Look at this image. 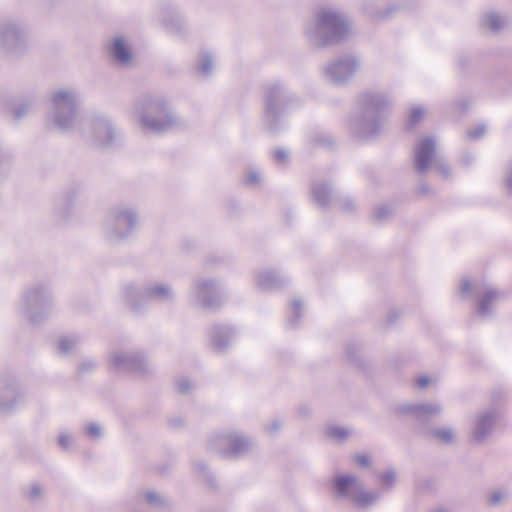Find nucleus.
<instances>
[{
	"instance_id": "nucleus-1",
	"label": "nucleus",
	"mask_w": 512,
	"mask_h": 512,
	"mask_svg": "<svg viewBox=\"0 0 512 512\" xmlns=\"http://www.w3.org/2000/svg\"><path fill=\"white\" fill-rule=\"evenodd\" d=\"M132 115L143 131L153 134H165L183 125L169 99L161 94L139 98L134 103Z\"/></svg>"
},
{
	"instance_id": "nucleus-2",
	"label": "nucleus",
	"mask_w": 512,
	"mask_h": 512,
	"mask_svg": "<svg viewBox=\"0 0 512 512\" xmlns=\"http://www.w3.org/2000/svg\"><path fill=\"white\" fill-rule=\"evenodd\" d=\"M359 106L360 111L350 119L349 129L356 139L363 141L381 131L390 103L383 94L366 92L360 96Z\"/></svg>"
},
{
	"instance_id": "nucleus-3",
	"label": "nucleus",
	"mask_w": 512,
	"mask_h": 512,
	"mask_svg": "<svg viewBox=\"0 0 512 512\" xmlns=\"http://www.w3.org/2000/svg\"><path fill=\"white\" fill-rule=\"evenodd\" d=\"M83 95L75 86H63L50 93L46 112L47 125L60 132L72 131L79 121V109Z\"/></svg>"
},
{
	"instance_id": "nucleus-4",
	"label": "nucleus",
	"mask_w": 512,
	"mask_h": 512,
	"mask_svg": "<svg viewBox=\"0 0 512 512\" xmlns=\"http://www.w3.org/2000/svg\"><path fill=\"white\" fill-rule=\"evenodd\" d=\"M295 96L281 81L274 80L264 86L263 125L270 133L282 130L284 117L288 113Z\"/></svg>"
},
{
	"instance_id": "nucleus-5",
	"label": "nucleus",
	"mask_w": 512,
	"mask_h": 512,
	"mask_svg": "<svg viewBox=\"0 0 512 512\" xmlns=\"http://www.w3.org/2000/svg\"><path fill=\"white\" fill-rule=\"evenodd\" d=\"M140 217L135 206L120 203L112 207L104 217L102 234L109 244H118L129 239L139 228Z\"/></svg>"
},
{
	"instance_id": "nucleus-6",
	"label": "nucleus",
	"mask_w": 512,
	"mask_h": 512,
	"mask_svg": "<svg viewBox=\"0 0 512 512\" xmlns=\"http://www.w3.org/2000/svg\"><path fill=\"white\" fill-rule=\"evenodd\" d=\"M187 300L191 306L201 310L220 308L225 302L220 280L211 276H196L188 289Z\"/></svg>"
},
{
	"instance_id": "nucleus-7",
	"label": "nucleus",
	"mask_w": 512,
	"mask_h": 512,
	"mask_svg": "<svg viewBox=\"0 0 512 512\" xmlns=\"http://www.w3.org/2000/svg\"><path fill=\"white\" fill-rule=\"evenodd\" d=\"M83 135L86 141L98 148H112L123 142V132L104 113H96L89 120Z\"/></svg>"
},
{
	"instance_id": "nucleus-8",
	"label": "nucleus",
	"mask_w": 512,
	"mask_h": 512,
	"mask_svg": "<svg viewBox=\"0 0 512 512\" xmlns=\"http://www.w3.org/2000/svg\"><path fill=\"white\" fill-rule=\"evenodd\" d=\"M208 447L224 457H232L253 452L257 448V443L243 433L225 431L211 435Z\"/></svg>"
},
{
	"instance_id": "nucleus-9",
	"label": "nucleus",
	"mask_w": 512,
	"mask_h": 512,
	"mask_svg": "<svg viewBox=\"0 0 512 512\" xmlns=\"http://www.w3.org/2000/svg\"><path fill=\"white\" fill-rule=\"evenodd\" d=\"M53 305V296L45 285H35L26 290L19 303V312L32 323H38Z\"/></svg>"
},
{
	"instance_id": "nucleus-10",
	"label": "nucleus",
	"mask_w": 512,
	"mask_h": 512,
	"mask_svg": "<svg viewBox=\"0 0 512 512\" xmlns=\"http://www.w3.org/2000/svg\"><path fill=\"white\" fill-rule=\"evenodd\" d=\"M123 297L132 308L136 309L138 302L142 299L171 302L175 299V292L172 286L166 282L151 281L141 286L126 285L123 288Z\"/></svg>"
},
{
	"instance_id": "nucleus-11",
	"label": "nucleus",
	"mask_w": 512,
	"mask_h": 512,
	"mask_svg": "<svg viewBox=\"0 0 512 512\" xmlns=\"http://www.w3.org/2000/svg\"><path fill=\"white\" fill-rule=\"evenodd\" d=\"M110 369L121 373L148 374L153 365L140 350L114 349L108 355Z\"/></svg>"
},
{
	"instance_id": "nucleus-12",
	"label": "nucleus",
	"mask_w": 512,
	"mask_h": 512,
	"mask_svg": "<svg viewBox=\"0 0 512 512\" xmlns=\"http://www.w3.org/2000/svg\"><path fill=\"white\" fill-rule=\"evenodd\" d=\"M415 168L423 174L434 166L444 177L450 176L448 165L441 159L436 157V142L432 137H425L415 146Z\"/></svg>"
},
{
	"instance_id": "nucleus-13",
	"label": "nucleus",
	"mask_w": 512,
	"mask_h": 512,
	"mask_svg": "<svg viewBox=\"0 0 512 512\" xmlns=\"http://www.w3.org/2000/svg\"><path fill=\"white\" fill-rule=\"evenodd\" d=\"M351 23L348 18L332 9L322 8V46L337 43L346 38Z\"/></svg>"
},
{
	"instance_id": "nucleus-14",
	"label": "nucleus",
	"mask_w": 512,
	"mask_h": 512,
	"mask_svg": "<svg viewBox=\"0 0 512 512\" xmlns=\"http://www.w3.org/2000/svg\"><path fill=\"white\" fill-rule=\"evenodd\" d=\"M335 488L340 496L349 498L359 508H367L379 498L378 494L364 491L362 484L353 475L336 477Z\"/></svg>"
},
{
	"instance_id": "nucleus-15",
	"label": "nucleus",
	"mask_w": 512,
	"mask_h": 512,
	"mask_svg": "<svg viewBox=\"0 0 512 512\" xmlns=\"http://www.w3.org/2000/svg\"><path fill=\"white\" fill-rule=\"evenodd\" d=\"M26 44V33L22 25L16 22H6L0 26V53L17 54Z\"/></svg>"
},
{
	"instance_id": "nucleus-16",
	"label": "nucleus",
	"mask_w": 512,
	"mask_h": 512,
	"mask_svg": "<svg viewBox=\"0 0 512 512\" xmlns=\"http://www.w3.org/2000/svg\"><path fill=\"white\" fill-rule=\"evenodd\" d=\"M472 289L479 295H481V299L479 300L477 307V314L481 317H487L492 314V308L494 304L500 299V293L490 287L485 283H476L472 287L469 280L464 279L461 283L460 292L463 295L469 294Z\"/></svg>"
},
{
	"instance_id": "nucleus-17",
	"label": "nucleus",
	"mask_w": 512,
	"mask_h": 512,
	"mask_svg": "<svg viewBox=\"0 0 512 512\" xmlns=\"http://www.w3.org/2000/svg\"><path fill=\"white\" fill-rule=\"evenodd\" d=\"M359 67V60L352 55H347L333 61L326 67L325 72L333 83L341 84L350 79Z\"/></svg>"
},
{
	"instance_id": "nucleus-18",
	"label": "nucleus",
	"mask_w": 512,
	"mask_h": 512,
	"mask_svg": "<svg viewBox=\"0 0 512 512\" xmlns=\"http://www.w3.org/2000/svg\"><path fill=\"white\" fill-rule=\"evenodd\" d=\"M254 281L259 290L271 292L287 286L291 278L287 273L275 268H263L255 273Z\"/></svg>"
},
{
	"instance_id": "nucleus-19",
	"label": "nucleus",
	"mask_w": 512,
	"mask_h": 512,
	"mask_svg": "<svg viewBox=\"0 0 512 512\" xmlns=\"http://www.w3.org/2000/svg\"><path fill=\"white\" fill-rule=\"evenodd\" d=\"M237 337L235 328L226 324L213 325L208 333L207 340L209 346L218 352L228 349Z\"/></svg>"
},
{
	"instance_id": "nucleus-20",
	"label": "nucleus",
	"mask_w": 512,
	"mask_h": 512,
	"mask_svg": "<svg viewBox=\"0 0 512 512\" xmlns=\"http://www.w3.org/2000/svg\"><path fill=\"white\" fill-rule=\"evenodd\" d=\"M110 58L119 66H128L133 60L132 45L129 38L123 35L114 36L107 46Z\"/></svg>"
},
{
	"instance_id": "nucleus-21",
	"label": "nucleus",
	"mask_w": 512,
	"mask_h": 512,
	"mask_svg": "<svg viewBox=\"0 0 512 512\" xmlns=\"http://www.w3.org/2000/svg\"><path fill=\"white\" fill-rule=\"evenodd\" d=\"M396 411L399 414L410 415L418 422H426L438 416L442 408L437 403L402 404Z\"/></svg>"
},
{
	"instance_id": "nucleus-22",
	"label": "nucleus",
	"mask_w": 512,
	"mask_h": 512,
	"mask_svg": "<svg viewBox=\"0 0 512 512\" xmlns=\"http://www.w3.org/2000/svg\"><path fill=\"white\" fill-rule=\"evenodd\" d=\"M161 21L165 29L173 35L182 37L188 32V25L184 16L174 8L166 10Z\"/></svg>"
},
{
	"instance_id": "nucleus-23",
	"label": "nucleus",
	"mask_w": 512,
	"mask_h": 512,
	"mask_svg": "<svg viewBox=\"0 0 512 512\" xmlns=\"http://www.w3.org/2000/svg\"><path fill=\"white\" fill-rule=\"evenodd\" d=\"M496 416L494 411H485L477 416L472 432L473 439L476 442H482L490 435L496 421Z\"/></svg>"
},
{
	"instance_id": "nucleus-24",
	"label": "nucleus",
	"mask_w": 512,
	"mask_h": 512,
	"mask_svg": "<svg viewBox=\"0 0 512 512\" xmlns=\"http://www.w3.org/2000/svg\"><path fill=\"white\" fill-rule=\"evenodd\" d=\"M304 36L309 44L320 47V11L314 8L304 21Z\"/></svg>"
},
{
	"instance_id": "nucleus-25",
	"label": "nucleus",
	"mask_w": 512,
	"mask_h": 512,
	"mask_svg": "<svg viewBox=\"0 0 512 512\" xmlns=\"http://www.w3.org/2000/svg\"><path fill=\"white\" fill-rule=\"evenodd\" d=\"M362 13L372 22L379 23L388 20L396 11L394 6L378 8V0H363Z\"/></svg>"
},
{
	"instance_id": "nucleus-26",
	"label": "nucleus",
	"mask_w": 512,
	"mask_h": 512,
	"mask_svg": "<svg viewBox=\"0 0 512 512\" xmlns=\"http://www.w3.org/2000/svg\"><path fill=\"white\" fill-rule=\"evenodd\" d=\"M307 310L304 299L300 296L293 297L288 306L287 325L292 328H298L301 325Z\"/></svg>"
},
{
	"instance_id": "nucleus-27",
	"label": "nucleus",
	"mask_w": 512,
	"mask_h": 512,
	"mask_svg": "<svg viewBox=\"0 0 512 512\" xmlns=\"http://www.w3.org/2000/svg\"><path fill=\"white\" fill-rule=\"evenodd\" d=\"M215 64L214 54L211 51L203 50L197 56L195 71L202 77H208L214 71Z\"/></svg>"
},
{
	"instance_id": "nucleus-28",
	"label": "nucleus",
	"mask_w": 512,
	"mask_h": 512,
	"mask_svg": "<svg viewBox=\"0 0 512 512\" xmlns=\"http://www.w3.org/2000/svg\"><path fill=\"white\" fill-rule=\"evenodd\" d=\"M425 436L441 444H451L454 441V431L450 427L432 428L424 432Z\"/></svg>"
},
{
	"instance_id": "nucleus-29",
	"label": "nucleus",
	"mask_w": 512,
	"mask_h": 512,
	"mask_svg": "<svg viewBox=\"0 0 512 512\" xmlns=\"http://www.w3.org/2000/svg\"><path fill=\"white\" fill-rule=\"evenodd\" d=\"M80 339L76 335L61 336L58 340L57 352L62 356L75 353L78 349Z\"/></svg>"
},
{
	"instance_id": "nucleus-30",
	"label": "nucleus",
	"mask_w": 512,
	"mask_h": 512,
	"mask_svg": "<svg viewBox=\"0 0 512 512\" xmlns=\"http://www.w3.org/2000/svg\"><path fill=\"white\" fill-rule=\"evenodd\" d=\"M320 146V135L318 131L313 130L308 132L304 138L303 153L309 157L314 155Z\"/></svg>"
},
{
	"instance_id": "nucleus-31",
	"label": "nucleus",
	"mask_w": 512,
	"mask_h": 512,
	"mask_svg": "<svg viewBox=\"0 0 512 512\" xmlns=\"http://www.w3.org/2000/svg\"><path fill=\"white\" fill-rule=\"evenodd\" d=\"M481 23L484 27L489 28L493 32H497L505 26L506 21L497 13L490 12V13H487L482 18Z\"/></svg>"
},
{
	"instance_id": "nucleus-32",
	"label": "nucleus",
	"mask_w": 512,
	"mask_h": 512,
	"mask_svg": "<svg viewBox=\"0 0 512 512\" xmlns=\"http://www.w3.org/2000/svg\"><path fill=\"white\" fill-rule=\"evenodd\" d=\"M326 435L333 440L342 442L350 436V431L341 426H329L326 429Z\"/></svg>"
},
{
	"instance_id": "nucleus-33",
	"label": "nucleus",
	"mask_w": 512,
	"mask_h": 512,
	"mask_svg": "<svg viewBox=\"0 0 512 512\" xmlns=\"http://www.w3.org/2000/svg\"><path fill=\"white\" fill-rule=\"evenodd\" d=\"M263 179H264V177H263L262 172L260 170H258L257 168L248 169L244 176L245 184H247L251 187H256V186L261 185Z\"/></svg>"
},
{
	"instance_id": "nucleus-34",
	"label": "nucleus",
	"mask_w": 512,
	"mask_h": 512,
	"mask_svg": "<svg viewBox=\"0 0 512 512\" xmlns=\"http://www.w3.org/2000/svg\"><path fill=\"white\" fill-rule=\"evenodd\" d=\"M84 434L92 440H98L103 435V427L97 422H89L83 427Z\"/></svg>"
},
{
	"instance_id": "nucleus-35",
	"label": "nucleus",
	"mask_w": 512,
	"mask_h": 512,
	"mask_svg": "<svg viewBox=\"0 0 512 512\" xmlns=\"http://www.w3.org/2000/svg\"><path fill=\"white\" fill-rule=\"evenodd\" d=\"M273 160L278 165H287L290 162V151L283 147H276L271 151Z\"/></svg>"
},
{
	"instance_id": "nucleus-36",
	"label": "nucleus",
	"mask_w": 512,
	"mask_h": 512,
	"mask_svg": "<svg viewBox=\"0 0 512 512\" xmlns=\"http://www.w3.org/2000/svg\"><path fill=\"white\" fill-rule=\"evenodd\" d=\"M175 388L180 394H189L194 389V383L189 378L181 376L175 381Z\"/></svg>"
},
{
	"instance_id": "nucleus-37",
	"label": "nucleus",
	"mask_w": 512,
	"mask_h": 512,
	"mask_svg": "<svg viewBox=\"0 0 512 512\" xmlns=\"http://www.w3.org/2000/svg\"><path fill=\"white\" fill-rule=\"evenodd\" d=\"M145 501L154 507H160L165 504V499L157 492L148 490L144 494Z\"/></svg>"
},
{
	"instance_id": "nucleus-38",
	"label": "nucleus",
	"mask_w": 512,
	"mask_h": 512,
	"mask_svg": "<svg viewBox=\"0 0 512 512\" xmlns=\"http://www.w3.org/2000/svg\"><path fill=\"white\" fill-rule=\"evenodd\" d=\"M58 444L62 449L68 450L73 446L74 438L69 432L62 431L58 435Z\"/></svg>"
},
{
	"instance_id": "nucleus-39",
	"label": "nucleus",
	"mask_w": 512,
	"mask_h": 512,
	"mask_svg": "<svg viewBox=\"0 0 512 512\" xmlns=\"http://www.w3.org/2000/svg\"><path fill=\"white\" fill-rule=\"evenodd\" d=\"M32 109V104L30 102L20 103L13 109V115L15 119H20L28 114Z\"/></svg>"
},
{
	"instance_id": "nucleus-40",
	"label": "nucleus",
	"mask_w": 512,
	"mask_h": 512,
	"mask_svg": "<svg viewBox=\"0 0 512 512\" xmlns=\"http://www.w3.org/2000/svg\"><path fill=\"white\" fill-rule=\"evenodd\" d=\"M43 493V488L39 484H32L26 492L28 499L31 501L40 499Z\"/></svg>"
},
{
	"instance_id": "nucleus-41",
	"label": "nucleus",
	"mask_w": 512,
	"mask_h": 512,
	"mask_svg": "<svg viewBox=\"0 0 512 512\" xmlns=\"http://www.w3.org/2000/svg\"><path fill=\"white\" fill-rule=\"evenodd\" d=\"M424 113L425 111L422 107L413 108L408 121L409 127L413 128L424 116Z\"/></svg>"
},
{
	"instance_id": "nucleus-42",
	"label": "nucleus",
	"mask_w": 512,
	"mask_h": 512,
	"mask_svg": "<svg viewBox=\"0 0 512 512\" xmlns=\"http://www.w3.org/2000/svg\"><path fill=\"white\" fill-rule=\"evenodd\" d=\"M322 206L327 205L333 201V190L332 188L322 183Z\"/></svg>"
},
{
	"instance_id": "nucleus-43",
	"label": "nucleus",
	"mask_w": 512,
	"mask_h": 512,
	"mask_svg": "<svg viewBox=\"0 0 512 512\" xmlns=\"http://www.w3.org/2000/svg\"><path fill=\"white\" fill-rule=\"evenodd\" d=\"M485 131H486V126L481 124L473 129L468 130L467 137L471 140H477L484 135Z\"/></svg>"
},
{
	"instance_id": "nucleus-44",
	"label": "nucleus",
	"mask_w": 512,
	"mask_h": 512,
	"mask_svg": "<svg viewBox=\"0 0 512 512\" xmlns=\"http://www.w3.org/2000/svg\"><path fill=\"white\" fill-rule=\"evenodd\" d=\"M310 199L316 204H320V187L317 182H312L309 188Z\"/></svg>"
},
{
	"instance_id": "nucleus-45",
	"label": "nucleus",
	"mask_w": 512,
	"mask_h": 512,
	"mask_svg": "<svg viewBox=\"0 0 512 512\" xmlns=\"http://www.w3.org/2000/svg\"><path fill=\"white\" fill-rule=\"evenodd\" d=\"M392 213V210L388 206H379L374 211V217L377 220H384L386 219L390 214Z\"/></svg>"
},
{
	"instance_id": "nucleus-46",
	"label": "nucleus",
	"mask_w": 512,
	"mask_h": 512,
	"mask_svg": "<svg viewBox=\"0 0 512 512\" xmlns=\"http://www.w3.org/2000/svg\"><path fill=\"white\" fill-rule=\"evenodd\" d=\"M96 362L93 359H84L78 369L81 373H87L93 371L96 368Z\"/></svg>"
},
{
	"instance_id": "nucleus-47",
	"label": "nucleus",
	"mask_w": 512,
	"mask_h": 512,
	"mask_svg": "<svg viewBox=\"0 0 512 512\" xmlns=\"http://www.w3.org/2000/svg\"><path fill=\"white\" fill-rule=\"evenodd\" d=\"M282 426H283L282 421H280L278 419H274L271 422H269L268 424H266L265 430L270 435H273V434L277 433L282 428Z\"/></svg>"
},
{
	"instance_id": "nucleus-48",
	"label": "nucleus",
	"mask_w": 512,
	"mask_h": 512,
	"mask_svg": "<svg viewBox=\"0 0 512 512\" xmlns=\"http://www.w3.org/2000/svg\"><path fill=\"white\" fill-rule=\"evenodd\" d=\"M380 478L383 484L392 486L396 480V473L392 470H389L383 473Z\"/></svg>"
},
{
	"instance_id": "nucleus-49",
	"label": "nucleus",
	"mask_w": 512,
	"mask_h": 512,
	"mask_svg": "<svg viewBox=\"0 0 512 512\" xmlns=\"http://www.w3.org/2000/svg\"><path fill=\"white\" fill-rule=\"evenodd\" d=\"M505 493L500 490L493 491L489 496V503L491 505H498L505 498Z\"/></svg>"
},
{
	"instance_id": "nucleus-50",
	"label": "nucleus",
	"mask_w": 512,
	"mask_h": 512,
	"mask_svg": "<svg viewBox=\"0 0 512 512\" xmlns=\"http://www.w3.org/2000/svg\"><path fill=\"white\" fill-rule=\"evenodd\" d=\"M354 460L355 462L362 466V467H367L370 465V458L369 456L365 455V454H358V455H355L354 456Z\"/></svg>"
},
{
	"instance_id": "nucleus-51",
	"label": "nucleus",
	"mask_w": 512,
	"mask_h": 512,
	"mask_svg": "<svg viewBox=\"0 0 512 512\" xmlns=\"http://www.w3.org/2000/svg\"><path fill=\"white\" fill-rule=\"evenodd\" d=\"M505 181L507 189L512 193V161L508 165Z\"/></svg>"
},
{
	"instance_id": "nucleus-52",
	"label": "nucleus",
	"mask_w": 512,
	"mask_h": 512,
	"mask_svg": "<svg viewBox=\"0 0 512 512\" xmlns=\"http://www.w3.org/2000/svg\"><path fill=\"white\" fill-rule=\"evenodd\" d=\"M430 382L427 376H421L416 380V384L419 388H425Z\"/></svg>"
},
{
	"instance_id": "nucleus-53",
	"label": "nucleus",
	"mask_w": 512,
	"mask_h": 512,
	"mask_svg": "<svg viewBox=\"0 0 512 512\" xmlns=\"http://www.w3.org/2000/svg\"><path fill=\"white\" fill-rule=\"evenodd\" d=\"M418 192L422 195H427L430 192V187L426 184H422L418 187Z\"/></svg>"
},
{
	"instance_id": "nucleus-54",
	"label": "nucleus",
	"mask_w": 512,
	"mask_h": 512,
	"mask_svg": "<svg viewBox=\"0 0 512 512\" xmlns=\"http://www.w3.org/2000/svg\"><path fill=\"white\" fill-rule=\"evenodd\" d=\"M321 145H322V148H323L324 146H328V147H330V146L332 145V141H331V140H328L327 138H324V137L322 136V142H321Z\"/></svg>"
},
{
	"instance_id": "nucleus-55",
	"label": "nucleus",
	"mask_w": 512,
	"mask_h": 512,
	"mask_svg": "<svg viewBox=\"0 0 512 512\" xmlns=\"http://www.w3.org/2000/svg\"><path fill=\"white\" fill-rule=\"evenodd\" d=\"M430 512H449V511L445 508L438 507V508L431 510Z\"/></svg>"
},
{
	"instance_id": "nucleus-56",
	"label": "nucleus",
	"mask_w": 512,
	"mask_h": 512,
	"mask_svg": "<svg viewBox=\"0 0 512 512\" xmlns=\"http://www.w3.org/2000/svg\"><path fill=\"white\" fill-rule=\"evenodd\" d=\"M16 391H17V386H15V385H14V386H12V387H11V392H12V393H14V392H16Z\"/></svg>"
}]
</instances>
